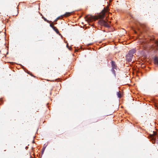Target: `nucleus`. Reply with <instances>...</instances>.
I'll return each mask as SVG.
<instances>
[{"label": "nucleus", "instance_id": "1", "mask_svg": "<svg viewBox=\"0 0 158 158\" xmlns=\"http://www.w3.org/2000/svg\"><path fill=\"white\" fill-rule=\"evenodd\" d=\"M107 9H105L104 8L102 10L101 13L99 15L98 17H94L91 15L89 17H88V16H86L85 17V18L87 19L86 20L87 21H91V20L93 19H94L95 21L99 19H101L99 20L98 21V23L99 24L102 26H103L107 27H110L109 25L107 23V22L104 20L102 19H103L104 17L105 14L108 10V6H107Z\"/></svg>", "mask_w": 158, "mask_h": 158}, {"label": "nucleus", "instance_id": "2", "mask_svg": "<svg viewBox=\"0 0 158 158\" xmlns=\"http://www.w3.org/2000/svg\"><path fill=\"white\" fill-rule=\"evenodd\" d=\"M136 52L135 49H132L130 50L126 56V60L128 62H131L133 56V54Z\"/></svg>", "mask_w": 158, "mask_h": 158}, {"label": "nucleus", "instance_id": "3", "mask_svg": "<svg viewBox=\"0 0 158 158\" xmlns=\"http://www.w3.org/2000/svg\"><path fill=\"white\" fill-rule=\"evenodd\" d=\"M153 134L150 135V137L149 138L150 139L151 141H152L153 143H155L156 142V138H158V135H157V133L156 132L153 131Z\"/></svg>", "mask_w": 158, "mask_h": 158}, {"label": "nucleus", "instance_id": "4", "mask_svg": "<svg viewBox=\"0 0 158 158\" xmlns=\"http://www.w3.org/2000/svg\"><path fill=\"white\" fill-rule=\"evenodd\" d=\"M111 64L112 68L116 69L117 66L116 65L115 62L113 61H112L111 62Z\"/></svg>", "mask_w": 158, "mask_h": 158}, {"label": "nucleus", "instance_id": "5", "mask_svg": "<svg viewBox=\"0 0 158 158\" xmlns=\"http://www.w3.org/2000/svg\"><path fill=\"white\" fill-rule=\"evenodd\" d=\"M53 30L55 31L56 32L57 34H59V35H61V34L59 33V31L56 28V27H53Z\"/></svg>", "mask_w": 158, "mask_h": 158}, {"label": "nucleus", "instance_id": "6", "mask_svg": "<svg viewBox=\"0 0 158 158\" xmlns=\"http://www.w3.org/2000/svg\"><path fill=\"white\" fill-rule=\"evenodd\" d=\"M155 64L158 66V58L156 57L154 59Z\"/></svg>", "mask_w": 158, "mask_h": 158}, {"label": "nucleus", "instance_id": "7", "mask_svg": "<svg viewBox=\"0 0 158 158\" xmlns=\"http://www.w3.org/2000/svg\"><path fill=\"white\" fill-rule=\"evenodd\" d=\"M71 13V12H66L64 15L66 17H68L70 15Z\"/></svg>", "mask_w": 158, "mask_h": 158}, {"label": "nucleus", "instance_id": "8", "mask_svg": "<svg viewBox=\"0 0 158 158\" xmlns=\"http://www.w3.org/2000/svg\"><path fill=\"white\" fill-rule=\"evenodd\" d=\"M117 95L118 98H120L121 97V94L119 91L117 92Z\"/></svg>", "mask_w": 158, "mask_h": 158}, {"label": "nucleus", "instance_id": "9", "mask_svg": "<svg viewBox=\"0 0 158 158\" xmlns=\"http://www.w3.org/2000/svg\"><path fill=\"white\" fill-rule=\"evenodd\" d=\"M114 69H112L111 71L112 73L114 74V76L115 77L116 76V74H115V71L114 70Z\"/></svg>", "mask_w": 158, "mask_h": 158}, {"label": "nucleus", "instance_id": "10", "mask_svg": "<svg viewBox=\"0 0 158 158\" xmlns=\"http://www.w3.org/2000/svg\"><path fill=\"white\" fill-rule=\"evenodd\" d=\"M62 16H59V17H58L56 19V20H58L60 19H62Z\"/></svg>", "mask_w": 158, "mask_h": 158}, {"label": "nucleus", "instance_id": "11", "mask_svg": "<svg viewBox=\"0 0 158 158\" xmlns=\"http://www.w3.org/2000/svg\"><path fill=\"white\" fill-rule=\"evenodd\" d=\"M42 18L44 19V20L45 21H47V22H48V20L47 19H46L43 16V17H42Z\"/></svg>", "mask_w": 158, "mask_h": 158}, {"label": "nucleus", "instance_id": "12", "mask_svg": "<svg viewBox=\"0 0 158 158\" xmlns=\"http://www.w3.org/2000/svg\"><path fill=\"white\" fill-rule=\"evenodd\" d=\"M50 26L52 28V29H53V27H55L53 26V25H52L51 24H50Z\"/></svg>", "mask_w": 158, "mask_h": 158}, {"label": "nucleus", "instance_id": "13", "mask_svg": "<svg viewBox=\"0 0 158 158\" xmlns=\"http://www.w3.org/2000/svg\"><path fill=\"white\" fill-rule=\"evenodd\" d=\"M155 44L158 46V41H155Z\"/></svg>", "mask_w": 158, "mask_h": 158}, {"label": "nucleus", "instance_id": "14", "mask_svg": "<svg viewBox=\"0 0 158 158\" xmlns=\"http://www.w3.org/2000/svg\"><path fill=\"white\" fill-rule=\"evenodd\" d=\"M57 20H56V19L55 20V22H56L57 21Z\"/></svg>", "mask_w": 158, "mask_h": 158}, {"label": "nucleus", "instance_id": "15", "mask_svg": "<svg viewBox=\"0 0 158 158\" xmlns=\"http://www.w3.org/2000/svg\"><path fill=\"white\" fill-rule=\"evenodd\" d=\"M45 147H44V148H43L44 151V150H45Z\"/></svg>", "mask_w": 158, "mask_h": 158}, {"label": "nucleus", "instance_id": "16", "mask_svg": "<svg viewBox=\"0 0 158 158\" xmlns=\"http://www.w3.org/2000/svg\"><path fill=\"white\" fill-rule=\"evenodd\" d=\"M134 31L135 33H136V32L135 31Z\"/></svg>", "mask_w": 158, "mask_h": 158}, {"label": "nucleus", "instance_id": "17", "mask_svg": "<svg viewBox=\"0 0 158 158\" xmlns=\"http://www.w3.org/2000/svg\"><path fill=\"white\" fill-rule=\"evenodd\" d=\"M44 149H43V150L42 151L43 153L44 152Z\"/></svg>", "mask_w": 158, "mask_h": 158}, {"label": "nucleus", "instance_id": "18", "mask_svg": "<svg viewBox=\"0 0 158 158\" xmlns=\"http://www.w3.org/2000/svg\"><path fill=\"white\" fill-rule=\"evenodd\" d=\"M110 1V2H111V1H112V0H111V1Z\"/></svg>", "mask_w": 158, "mask_h": 158}, {"label": "nucleus", "instance_id": "19", "mask_svg": "<svg viewBox=\"0 0 158 158\" xmlns=\"http://www.w3.org/2000/svg\"><path fill=\"white\" fill-rule=\"evenodd\" d=\"M34 141L33 140V143H34Z\"/></svg>", "mask_w": 158, "mask_h": 158}, {"label": "nucleus", "instance_id": "20", "mask_svg": "<svg viewBox=\"0 0 158 158\" xmlns=\"http://www.w3.org/2000/svg\"><path fill=\"white\" fill-rule=\"evenodd\" d=\"M157 143L158 144V142H157Z\"/></svg>", "mask_w": 158, "mask_h": 158}]
</instances>
